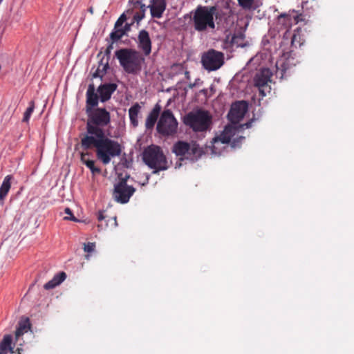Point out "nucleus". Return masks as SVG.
I'll use <instances>...</instances> for the list:
<instances>
[{
  "instance_id": "nucleus-1",
  "label": "nucleus",
  "mask_w": 354,
  "mask_h": 354,
  "mask_svg": "<svg viewBox=\"0 0 354 354\" xmlns=\"http://www.w3.org/2000/svg\"><path fill=\"white\" fill-rule=\"evenodd\" d=\"M81 147L84 150L95 149L97 158L104 165L109 164L112 158L120 156L122 153L120 144L108 138L106 133L94 136H83Z\"/></svg>"
},
{
  "instance_id": "nucleus-2",
  "label": "nucleus",
  "mask_w": 354,
  "mask_h": 354,
  "mask_svg": "<svg viewBox=\"0 0 354 354\" xmlns=\"http://www.w3.org/2000/svg\"><path fill=\"white\" fill-rule=\"evenodd\" d=\"M87 120L86 133L83 136H94L105 133L104 127L111 123V113L105 108H88L86 111Z\"/></svg>"
},
{
  "instance_id": "nucleus-3",
  "label": "nucleus",
  "mask_w": 354,
  "mask_h": 354,
  "mask_svg": "<svg viewBox=\"0 0 354 354\" xmlns=\"http://www.w3.org/2000/svg\"><path fill=\"white\" fill-rule=\"evenodd\" d=\"M115 55L123 70L129 73L137 75L142 70L145 59L138 51L132 48H121L115 51Z\"/></svg>"
},
{
  "instance_id": "nucleus-4",
  "label": "nucleus",
  "mask_w": 354,
  "mask_h": 354,
  "mask_svg": "<svg viewBox=\"0 0 354 354\" xmlns=\"http://www.w3.org/2000/svg\"><path fill=\"white\" fill-rule=\"evenodd\" d=\"M216 6H198L193 13L192 22L194 29L203 32L207 29H214V16L216 13Z\"/></svg>"
},
{
  "instance_id": "nucleus-5",
  "label": "nucleus",
  "mask_w": 354,
  "mask_h": 354,
  "mask_svg": "<svg viewBox=\"0 0 354 354\" xmlns=\"http://www.w3.org/2000/svg\"><path fill=\"white\" fill-rule=\"evenodd\" d=\"M171 151L178 157V159L181 161L187 160L195 162L205 154L204 149L196 141L187 142L186 141L178 140L174 144Z\"/></svg>"
},
{
  "instance_id": "nucleus-6",
  "label": "nucleus",
  "mask_w": 354,
  "mask_h": 354,
  "mask_svg": "<svg viewBox=\"0 0 354 354\" xmlns=\"http://www.w3.org/2000/svg\"><path fill=\"white\" fill-rule=\"evenodd\" d=\"M144 162L151 169L153 174H158L160 171L168 169L167 158L162 149L156 145H151L147 147L142 153Z\"/></svg>"
},
{
  "instance_id": "nucleus-7",
  "label": "nucleus",
  "mask_w": 354,
  "mask_h": 354,
  "mask_svg": "<svg viewBox=\"0 0 354 354\" xmlns=\"http://www.w3.org/2000/svg\"><path fill=\"white\" fill-rule=\"evenodd\" d=\"M211 120L207 111L200 110L188 113L184 118V123L194 131H205L209 128Z\"/></svg>"
},
{
  "instance_id": "nucleus-8",
  "label": "nucleus",
  "mask_w": 354,
  "mask_h": 354,
  "mask_svg": "<svg viewBox=\"0 0 354 354\" xmlns=\"http://www.w3.org/2000/svg\"><path fill=\"white\" fill-rule=\"evenodd\" d=\"M178 122L174 116L171 111L165 110L158 122L157 131L164 136L174 135L177 131Z\"/></svg>"
},
{
  "instance_id": "nucleus-9",
  "label": "nucleus",
  "mask_w": 354,
  "mask_h": 354,
  "mask_svg": "<svg viewBox=\"0 0 354 354\" xmlns=\"http://www.w3.org/2000/svg\"><path fill=\"white\" fill-rule=\"evenodd\" d=\"M201 63L204 68L209 71L218 70L224 64V55L221 52L210 49L203 55Z\"/></svg>"
},
{
  "instance_id": "nucleus-10",
  "label": "nucleus",
  "mask_w": 354,
  "mask_h": 354,
  "mask_svg": "<svg viewBox=\"0 0 354 354\" xmlns=\"http://www.w3.org/2000/svg\"><path fill=\"white\" fill-rule=\"evenodd\" d=\"M135 191L133 187L127 185V179L122 178L115 185L113 196L117 202L124 204L129 202Z\"/></svg>"
},
{
  "instance_id": "nucleus-11",
  "label": "nucleus",
  "mask_w": 354,
  "mask_h": 354,
  "mask_svg": "<svg viewBox=\"0 0 354 354\" xmlns=\"http://www.w3.org/2000/svg\"><path fill=\"white\" fill-rule=\"evenodd\" d=\"M272 73L269 68H264L256 73L254 77V86L258 88L262 97L266 95L270 91V86L268 83L271 82Z\"/></svg>"
},
{
  "instance_id": "nucleus-12",
  "label": "nucleus",
  "mask_w": 354,
  "mask_h": 354,
  "mask_svg": "<svg viewBox=\"0 0 354 354\" xmlns=\"http://www.w3.org/2000/svg\"><path fill=\"white\" fill-rule=\"evenodd\" d=\"M248 111V104L245 101H238L232 104L228 113V119L232 123L237 124L241 120Z\"/></svg>"
},
{
  "instance_id": "nucleus-13",
  "label": "nucleus",
  "mask_w": 354,
  "mask_h": 354,
  "mask_svg": "<svg viewBox=\"0 0 354 354\" xmlns=\"http://www.w3.org/2000/svg\"><path fill=\"white\" fill-rule=\"evenodd\" d=\"M302 21V17L301 15H295V12L291 13H283L281 14L277 17V23L279 25H281L284 28H290L292 24H297L299 21Z\"/></svg>"
},
{
  "instance_id": "nucleus-14",
  "label": "nucleus",
  "mask_w": 354,
  "mask_h": 354,
  "mask_svg": "<svg viewBox=\"0 0 354 354\" xmlns=\"http://www.w3.org/2000/svg\"><path fill=\"white\" fill-rule=\"evenodd\" d=\"M118 85L115 83H106L98 86L97 92L100 95V100L106 102L111 99L112 94L116 91Z\"/></svg>"
},
{
  "instance_id": "nucleus-15",
  "label": "nucleus",
  "mask_w": 354,
  "mask_h": 354,
  "mask_svg": "<svg viewBox=\"0 0 354 354\" xmlns=\"http://www.w3.org/2000/svg\"><path fill=\"white\" fill-rule=\"evenodd\" d=\"M138 47L145 55L148 56L151 52V41L149 32L145 30H141L138 34Z\"/></svg>"
},
{
  "instance_id": "nucleus-16",
  "label": "nucleus",
  "mask_w": 354,
  "mask_h": 354,
  "mask_svg": "<svg viewBox=\"0 0 354 354\" xmlns=\"http://www.w3.org/2000/svg\"><path fill=\"white\" fill-rule=\"evenodd\" d=\"M86 111L90 108L93 109L98 107L100 95L95 92V88L93 84H91L88 86L86 93Z\"/></svg>"
},
{
  "instance_id": "nucleus-17",
  "label": "nucleus",
  "mask_w": 354,
  "mask_h": 354,
  "mask_svg": "<svg viewBox=\"0 0 354 354\" xmlns=\"http://www.w3.org/2000/svg\"><path fill=\"white\" fill-rule=\"evenodd\" d=\"M165 0H151L149 6L152 17L160 18L166 9Z\"/></svg>"
},
{
  "instance_id": "nucleus-18",
  "label": "nucleus",
  "mask_w": 354,
  "mask_h": 354,
  "mask_svg": "<svg viewBox=\"0 0 354 354\" xmlns=\"http://www.w3.org/2000/svg\"><path fill=\"white\" fill-rule=\"evenodd\" d=\"M160 111L161 106L158 104H156L147 117L145 122V127L147 129H152L153 128Z\"/></svg>"
},
{
  "instance_id": "nucleus-19",
  "label": "nucleus",
  "mask_w": 354,
  "mask_h": 354,
  "mask_svg": "<svg viewBox=\"0 0 354 354\" xmlns=\"http://www.w3.org/2000/svg\"><path fill=\"white\" fill-rule=\"evenodd\" d=\"M232 137V132L231 128L225 127L219 136L215 137L213 139V144L215 145L219 142L222 144H228L230 142ZM213 148H215L214 145H213Z\"/></svg>"
},
{
  "instance_id": "nucleus-20",
  "label": "nucleus",
  "mask_w": 354,
  "mask_h": 354,
  "mask_svg": "<svg viewBox=\"0 0 354 354\" xmlns=\"http://www.w3.org/2000/svg\"><path fill=\"white\" fill-rule=\"evenodd\" d=\"M66 278V274L64 272H59L58 274H55L51 280L45 283L44 288L46 290L53 289L57 286L59 285L62 281H64Z\"/></svg>"
},
{
  "instance_id": "nucleus-21",
  "label": "nucleus",
  "mask_w": 354,
  "mask_h": 354,
  "mask_svg": "<svg viewBox=\"0 0 354 354\" xmlns=\"http://www.w3.org/2000/svg\"><path fill=\"white\" fill-rule=\"evenodd\" d=\"M30 328V323L28 318L21 319L18 324L15 331V341L17 342L19 338Z\"/></svg>"
},
{
  "instance_id": "nucleus-22",
  "label": "nucleus",
  "mask_w": 354,
  "mask_h": 354,
  "mask_svg": "<svg viewBox=\"0 0 354 354\" xmlns=\"http://www.w3.org/2000/svg\"><path fill=\"white\" fill-rule=\"evenodd\" d=\"M12 178V175H8L4 178L0 187V201H3L8 195L11 187V180Z\"/></svg>"
},
{
  "instance_id": "nucleus-23",
  "label": "nucleus",
  "mask_w": 354,
  "mask_h": 354,
  "mask_svg": "<svg viewBox=\"0 0 354 354\" xmlns=\"http://www.w3.org/2000/svg\"><path fill=\"white\" fill-rule=\"evenodd\" d=\"M141 106L138 103H135L129 109V115L130 119V122L133 127H136L138 125V116L140 111Z\"/></svg>"
},
{
  "instance_id": "nucleus-24",
  "label": "nucleus",
  "mask_w": 354,
  "mask_h": 354,
  "mask_svg": "<svg viewBox=\"0 0 354 354\" xmlns=\"http://www.w3.org/2000/svg\"><path fill=\"white\" fill-rule=\"evenodd\" d=\"M12 336L10 335H5L3 340L0 343V354H8L10 351L14 353L13 348L11 347Z\"/></svg>"
},
{
  "instance_id": "nucleus-25",
  "label": "nucleus",
  "mask_w": 354,
  "mask_h": 354,
  "mask_svg": "<svg viewBox=\"0 0 354 354\" xmlns=\"http://www.w3.org/2000/svg\"><path fill=\"white\" fill-rule=\"evenodd\" d=\"M304 39L301 35L300 28H297L295 30L291 39V45L295 48L300 47L304 43Z\"/></svg>"
},
{
  "instance_id": "nucleus-26",
  "label": "nucleus",
  "mask_w": 354,
  "mask_h": 354,
  "mask_svg": "<svg viewBox=\"0 0 354 354\" xmlns=\"http://www.w3.org/2000/svg\"><path fill=\"white\" fill-rule=\"evenodd\" d=\"M127 32V29H122V27H114V30L111 32L110 38L113 42L120 39Z\"/></svg>"
},
{
  "instance_id": "nucleus-27",
  "label": "nucleus",
  "mask_w": 354,
  "mask_h": 354,
  "mask_svg": "<svg viewBox=\"0 0 354 354\" xmlns=\"http://www.w3.org/2000/svg\"><path fill=\"white\" fill-rule=\"evenodd\" d=\"M140 6V12H138L135 13L133 16V20L136 21L137 23H139L144 17H145V12L146 11L147 7L145 4L142 3L140 1H136L135 3V6Z\"/></svg>"
},
{
  "instance_id": "nucleus-28",
  "label": "nucleus",
  "mask_w": 354,
  "mask_h": 354,
  "mask_svg": "<svg viewBox=\"0 0 354 354\" xmlns=\"http://www.w3.org/2000/svg\"><path fill=\"white\" fill-rule=\"evenodd\" d=\"M108 67H109L108 62H106L105 64H102V60L97 69L96 70L95 73L93 75V77L96 78L97 77H102L103 75L106 73Z\"/></svg>"
},
{
  "instance_id": "nucleus-29",
  "label": "nucleus",
  "mask_w": 354,
  "mask_h": 354,
  "mask_svg": "<svg viewBox=\"0 0 354 354\" xmlns=\"http://www.w3.org/2000/svg\"><path fill=\"white\" fill-rule=\"evenodd\" d=\"M34 109H35V102H34V101H30L29 102V106L27 108V109L26 110V111L24 114V118L22 120V121L24 122H28V121L30 118V116H31L32 112L34 111Z\"/></svg>"
},
{
  "instance_id": "nucleus-30",
  "label": "nucleus",
  "mask_w": 354,
  "mask_h": 354,
  "mask_svg": "<svg viewBox=\"0 0 354 354\" xmlns=\"http://www.w3.org/2000/svg\"><path fill=\"white\" fill-rule=\"evenodd\" d=\"M239 5L244 10H251L254 0H237Z\"/></svg>"
},
{
  "instance_id": "nucleus-31",
  "label": "nucleus",
  "mask_w": 354,
  "mask_h": 354,
  "mask_svg": "<svg viewBox=\"0 0 354 354\" xmlns=\"http://www.w3.org/2000/svg\"><path fill=\"white\" fill-rule=\"evenodd\" d=\"M85 165L89 168L93 174H100L101 172V169L95 166V161L92 160H87L85 162Z\"/></svg>"
},
{
  "instance_id": "nucleus-32",
  "label": "nucleus",
  "mask_w": 354,
  "mask_h": 354,
  "mask_svg": "<svg viewBox=\"0 0 354 354\" xmlns=\"http://www.w3.org/2000/svg\"><path fill=\"white\" fill-rule=\"evenodd\" d=\"M95 249V243L88 242V243H84V250L85 252L91 253L94 252Z\"/></svg>"
},
{
  "instance_id": "nucleus-33",
  "label": "nucleus",
  "mask_w": 354,
  "mask_h": 354,
  "mask_svg": "<svg viewBox=\"0 0 354 354\" xmlns=\"http://www.w3.org/2000/svg\"><path fill=\"white\" fill-rule=\"evenodd\" d=\"M64 212L67 215H68V216H65L64 217L65 220H70V221H77V219L73 214V212H72L71 209L69 207H66L65 209V210H64Z\"/></svg>"
},
{
  "instance_id": "nucleus-34",
  "label": "nucleus",
  "mask_w": 354,
  "mask_h": 354,
  "mask_svg": "<svg viewBox=\"0 0 354 354\" xmlns=\"http://www.w3.org/2000/svg\"><path fill=\"white\" fill-rule=\"evenodd\" d=\"M127 20V17L124 13L122 14L120 17L118 19L115 24V28L122 27V24Z\"/></svg>"
},
{
  "instance_id": "nucleus-35",
  "label": "nucleus",
  "mask_w": 354,
  "mask_h": 354,
  "mask_svg": "<svg viewBox=\"0 0 354 354\" xmlns=\"http://www.w3.org/2000/svg\"><path fill=\"white\" fill-rule=\"evenodd\" d=\"M113 42L112 41L110 44H109V46L106 47V50H105V55L106 56H109V55L111 54V52L112 50V49L113 48Z\"/></svg>"
},
{
  "instance_id": "nucleus-36",
  "label": "nucleus",
  "mask_w": 354,
  "mask_h": 354,
  "mask_svg": "<svg viewBox=\"0 0 354 354\" xmlns=\"http://www.w3.org/2000/svg\"><path fill=\"white\" fill-rule=\"evenodd\" d=\"M88 155H89V153L87 152L86 153H81L80 159L83 164L85 165V162H86L87 160H89V159L87 158V156Z\"/></svg>"
},
{
  "instance_id": "nucleus-37",
  "label": "nucleus",
  "mask_w": 354,
  "mask_h": 354,
  "mask_svg": "<svg viewBox=\"0 0 354 354\" xmlns=\"http://www.w3.org/2000/svg\"><path fill=\"white\" fill-rule=\"evenodd\" d=\"M105 216L104 215L103 211H99L97 213V220L99 222L102 221L104 219Z\"/></svg>"
},
{
  "instance_id": "nucleus-38",
  "label": "nucleus",
  "mask_w": 354,
  "mask_h": 354,
  "mask_svg": "<svg viewBox=\"0 0 354 354\" xmlns=\"http://www.w3.org/2000/svg\"><path fill=\"white\" fill-rule=\"evenodd\" d=\"M122 29H127V31H129L130 30V25L128 24H126L124 25V26L123 28H122Z\"/></svg>"
},
{
  "instance_id": "nucleus-39",
  "label": "nucleus",
  "mask_w": 354,
  "mask_h": 354,
  "mask_svg": "<svg viewBox=\"0 0 354 354\" xmlns=\"http://www.w3.org/2000/svg\"><path fill=\"white\" fill-rule=\"evenodd\" d=\"M243 127H245L246 128H250L251 127V122H247L243 125Z\"/></svg>"
},
{
  "instance_id": "nucleus-40",
  "label": "nucleus",
  "mask_w": 354,
  "mask_h": 354,
  "mask_svg": "<svg viewBox=\"0 0 354 354\" xmlns=\"http://www.w3.org/2000/svg\"><path fill=\"white\" fill-rule=\"evenodd\" d=\"M194 86H195L194 83H191L189 84V88H193Z\"/></svg>"
},
{
  "instance_id": "nucleus-41",
  "label": "nucleus",
  "mask_w": 354,
  "mask_h": 354,
  "mask_svg": "<svg viewBox=\"0 0 354 354\" xmlns=\"http://www.w3.org/2000/svg\"><path fill=\"white\" fill-rule=\"evenodd\" d=\"M186 75H187V78H189L188 72H186Z\"/></svg>"
},
{
  "instance_id": "nucleus-42",
  "label": "nucleus",
  "mask_w": 354,
  "mask_h": 354,
  "mask_svg": "<svg viewBox=\"0 0 354 354\" xmlns=\"http://www.w3.org/2000/svg\"><path fill=\"white\" fill-rule=\"evenodd\" d=\"M3 0H0V3L2 2Z\"/></svg>"
}]
</instances>
